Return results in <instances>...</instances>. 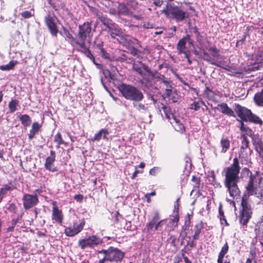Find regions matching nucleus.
<instances>
[{
	"label": "nucleus",
	"instance_id": "5701e85b",
	"mask_svg": "<svg viewBox=\"0 0 263 263\" xmlns=\"http://www.w3.org/2000/svg\"><path fill=\"white\" fill-rule=\"evenodd\" d=\"M78 46L80 47L82 50L83 51L85 54L90 60H91L93 63L96 64L95 57L91 53L90 51L88 49V48L86 46V44L83 43V42H81L79 43Z\"/></svg>",
	"mask_w": 263,
	"mask_h": 263
},
{
	"label": "nucleus",
	"instance_id": "f704fd0d",
	"mask_svg": "<svg viewBox=\"0 0 263 263\" xmlns=\"http://www.w3.org/2000/svg\"><path fill=\"white\" fill-rule=\"evenodd\" d=\"M65 233L67 236L70 237L74 236L77 234L73 227L66 228L65 229Z\"/></svg>",
	"mask_w": 263,
	"mask_h": 263
},
{
	"label": "nucleus",
	"instance_id": "a878e982",
	"mask_svg": "<svg viewBox=\"0 0 263 263\" xmlns=\"http://www.w3.org/2000/svg\"><path fill=\"white\" fill-rule=\"evenodd\" d=\"M41 126L37 122H34L32 125V128L30 130L28 137L29 139H32L34 135L38 132Z\"/></svg>",
	"mask_w": 263,
	"mask_h": 263
},
{
	"label": "nucleus",
	"instance_id": "f3484780",
	"mask_svg": "<svg viewBox=\"0 0 263 263\" xmlns=\"http://www.w3.org/2000/svg\"><path fill=\"white\" fill-rule=\"evenodd\" d=\"M52 218L59 223H62L63 219L62 212L59 209L55 202L53 203Z\"/></svg>",
	"mask_w": 263,
	"mask_h": 263
},
{
	"label": "nucleus",
	"instance_id": "c756f323",
	"mask_svg": "<svg viewBox=\"0 0 263 263\" xmlns=\"http://www.w3.org/2000/svg\"><path fill=\"white\" fill-rule=\"evenodd\" d=\"M85 224V222L83 220H81L79 221V222H74L73 228L74 229V231L78 234L80 233L83 229Z\"/></svg>",
	"mask_w": 263,
	"mask_h": 263
},
{
	"label": "nucleus",
	"instance_id": "c85d7f7f",
	"mask_svg": "<svg viewBox=\"0 0 263 263\" xmlns=\"http://www.w3.org/2000/svg\"><path fill=\"white\" fill-rule=\"evenodd\" d=\"M254 100L258 105H262L263 104V89L261 91L255 94Z\"/></svg>",
	"mask_w": 263,
	"mask_h": 263
},
{
	"label": "nucleus",
	"instance_id": "4c0bfd02",
	"mask_svg": "<svg viewBox=\"0 0 263 263\" xmlns=\"http://www.w3.org/2000/svg\"><path fill=\"white\" fill-rule=\"evenodd\" d=\"M209 51L213 57V59L214 58H217L219 55L218 50L214 47H211L209 49Z\"/></svg>",
	"mask_w": 263,
	"mask_h": 263
},
{
	"label": "nucleus",
	"instance_id": "dca6fc26",
	"mask_svg": "<svg viewBox=\"0 0 263 263\" xmlns=\"http://www.w3.org/2000/svg\"><path fill=\"white\" fill-rule=\"evenodd\" d=\"M55 154L53 151H50V155L46 158L45 163V167L46 170L54 172L57 171V168L54 166L53 163L55 161Z\"/></svg>",
	"mask_w": 263,
	"mask_h": 263
},
{
	"label": "nucleus",
	"instance_id": "774afa93",
	"mask_svg": "<svg viewBox=\"0 0 263 263\" xmlns=\"http://www.w3.org/2000/svg\"><path fill=\"white\" fill-rule=\"evenodd\" d=\"M162 32V31H157V32H155V34H160V33H161Z\"/></svg>",
	"mask_w": 263,
	"mask_h": 263
},
{
	"label": "nucleus",
	"instance_id": "6e6d98bb",
	"mask_svg": "<svg viewBox=\"0 0 263 263\" xmlns=\"http://www.w3.org/2000/svg\"><path fill=\"white\" fill-rule=\"evenodd\" d=\"M243 121H241V126H240V129L241 130L243 131L245 130V127H244V123L242 122Z\"/></svg>",
	"mask_w": 263,
	"mask_h": 263
},
{
	"label": "nucleus",
	"instance_id": "8fccbe9b",
	"mask_svg": "<svg viewBox=\"0 0 263 263\" xmlns=\"http://www.w3.org/2000/svg\"><path fill=\"white\" fill-rule=\"evenodd\" d=\"M199 233H200V231H198V230H197L196 231H195L194 235H193V239L194 240H196V239H197L199 237Z\"/></svg>",
	"mask_w": 263,
	"mask_h": 263
},
{
	"label": "nucleus",
	"instance_id": "5fc2aeb1",
	"mask_svg": "<svg viewBox=\"0 0 263 263\" xmlns=\"http://www.w3.org/2000/svg\"><path fill=\"white\" fill-rule=\"evenodd\" d=\"M189 55L190 54H188L187 56H185V57L186 58L187 60V62L189 64H191L192 63V61L190 59V58H189Z\"/></svg>",
	"mask_w": 263,
	"mask_h": 263
},
{
	"label": "nucleus",
	"instance_id": "6ab92c4d",
	"mask_svg": "<svg viewBox=\"0 0 263 263\" xmlns=\"http://www.w3.org/2000/svg\"><path fill=\"white\" fill-rule=\"evenodd\" d=\"M45 21L52 35L57 36L58 30L52 18L48 16L45 17Z\"/></svg>",
	"mask_w": 263,
	"mask_h": 263
},
{
	"label": "nucleus",
	"instance_id": "9d476101",
	"mask_svg": "<svg viewBox=\"0 0 263 263\" xmlns=\"http://www.w3.org/2000/svg\"><path fill=\"white\" fill-rule=\"evenodd\" d=\"M101 22L108 28L112 37L116 38V36L123 37L124 36V34L122 30L118 27L117 24L113 23L111 20L106 18H103L101 20Z\"/></svg>",
	"mask_w": 263,
	"mask_h": 263
},
{
	"label": "nucleus",
	"instance_id": "412c9836",
	"mask_svg": "<svg viewBox=\"0 0 263 263\" xmlns=\"http://www.w3.org/2000/svg\"><path fill=\"white\" fill-rule=\"evenodd\" d=\"M250 155L251 150L249 148L240 149L239 153V157L241 159L242 163H248L249 161V157Z\"/></svg>",
	"mask_w": 263,
	"mask_h": 263
},
{
	"label": "nucleus",
	"instance_id": "864d4df0",
	"mask_svg": "<svg viewBox=\"0 0 263 263\" xmlns=\"http://www.w3.org/2000/svg\"><path fill=\"white\" fill-rule=\"evenodd\" d=\"M139 173V171L136 170L132 175V178H135L137 176V174Z\"/></svg>",
	"mask_w": 263,
	"mask_h": 263
},
{
	"label": "nucleus",
	"instance_id": "603ef678",
	"mask_svg": "<svg viewBox=\"0 0 263 263\" xmlns=\"http://www.w3.org/2000/svg\"><path fill=\"white\" fill-rule=\"evenodd\" d=\"M74 198L75 199L79 200V199H82V196L81 195H75Z\"/></svg>",
	"mask_w": 263,
	"mask_h": 263
},
{
	"label": "nucleus",
	"instance_id": "f8f14e48",
	"mask_svg": "<svg viewBox=\"0 0 263 263\" xmlns=\"http://www.w3.org/2000/svg\"><path fill=\"white\" fill-rule=\"evenodd\" d=\"M133 69L140 74L146 81H149L151 77L154 76V73L150 68L141 63H135L133 66Z\"/></svg>",
	"mask_w": 263,
	"mask_h": 263
},
{
	"label": "nucleus",
	"instance_id": "13d9d810",
	"mask_svg": "<svg viewBox=\"0 0 263 263\" xmlns=\"http://www.w3.org/2000/svg\"><path fill=\"white\" fill-rule=\"evenodd\" d=\"M105 260H107V258H105V257H104L103 258L100 260L99 263H104Z\"/></svg>",
	"mask_w": 263,
	"mask_h": 263
},
{
	"label": "nucleus",
	"instance_id": "393cba45",
	"mask_svg": "<svg viewBox=\"0 0 263 263\" xmlns=\"http://www.w3.org/2000/svg\"><path fill=\"white\" fill-rule=\"evenodd\" d=\"M179 221V217L176 215L173 219H171V223L168 224L165 228V231L168 232L173 230L178 226V222Z\"/></svg>",
	"mask_w": 263,
	"mask_h": 263
},
{
	"label": "nucleus",
	"instance_id": "ea45409f",
	"mask_svg": "<svg viewBox=\"0 0 263 263\" xmlns=\"http://www.w3.org/2000/svg\"><path fill=\"white\" fill-rule=\"evenodd\" d=\"M11 189V187L9 185L6 184L0 190V196H2L3 198L4 195L7 193V192Z\"/></svg>",
	"mask_w": 263,
	"mask_h": 263
},
{
	"label": "nucleus",
	"instance_id": "052dcab7",
	"mask_svg": "<svg viewBox=\"0 0 263 263\" xmlns=\"http://www.w3.org/2000/svg\"><path fill=\"white\" fill-rule=\"evenodd\" d=\"M144 163L143 162H141L140 164H139V167L140 168H143L144 167Z\"/></svg>",
	"mask_w": 263,
	"mask_h": 263
},
{
	"label": "nucleus",
	"instance_id": "69168bd1",
	"mask_svg": "<svg viewBox=\"0 0 263 263\" xmlns=\"http://www.w3.org/2000/svg\"><path fill=\"white\" fill-rule=\"evenodd\" d=\"M163 82L164 84H165L166 85L168 84V82L166 80H163Z\"/></svg>",
	"mask_w": 263,
	"mask_h": 263
},
{
	"label": "nucleus",
	"instance_id": "2eb2a0df",
	"mask_svg": "<svg viewBox=\"0 0 263 263\" xmlns=\"http://www.w3.org/2000/svg\"><path fill=\"white\" fill-rule=\"evenodd\" d=\"M23 201L24 208L29 209L37 204L39 199L36 195L26 194L23 196Z\"/></svg>",
	"mask_w": 263,
	"mask_h": 263
},
{
	"label": "nucleus",
	"instance_id": "f257e3e1",
	"mask_svg": "<svg viewBox=\"0 0 263 263\" xmlns=\"http://www.w3.org/2000/svg\"><path fill=\"white\" fill-rule=\"evenodd\" d=\"M240 167L237 158L233 159V163L224 169V184L230 196L234 198L239 193L237 183L239 180Z\"/></svg>",
	"mask_w": 263,
	"mask_h": 263
},
{
	"label": "nucleus",
	"instance_id": "72a5a7b5",
	"mask_svg": "<svg viewBox=\"0 0 263 263\" xmlns=\"http://www.w3.org/2000/svg\"><path fill=\"white\" fill-rule=\"evenodd\" d=\"M18 104V101L16 100H12L9 103V108L11 112H14L16 110V106Z\"/></svg>",
	"mask_w": 263,
	"mask_h": 263
},
{
	"label": "nucleus",
	"instance_id": "39448f33",
	"mask_svg": "<svg viewBox=\"0 0 263 263\" xmlns=\"http://www.w3.org/2000/svg\"><path fill=\"white\" fill-rule=\"evenodd\" d=\"M162 109L166 118L170 121L175 130L181 133H183L185 130V128L181 122L182 119L176 114L170 112L169 109L164 105H163Z\"/></svg>",
	"mask_w": 263,
	"mask_h": 263
},
{
	"label": "nucleus",
	"instance_id": "423d86ee",
	"mask_svg": "<svg viewBox=\"0 0 263 263\" xmlns=\"http://www.w3.org/2000/svg\"><path fill=\"white\" fill-rule=\"evenodd\" d=\"M167 225H168V223H167L166 219L160 220L159 213L156 211L155 212V216L152 220L146 224L145 230H146L148 233H151L153 228H154L155 231H161L164 227H165V229Z\"/></svg>",
	"mask_w": 263,
	"mask_h": 263
},
{
	"label": "nucleus",
	"instance_id": "473e14b6",
	"mask_svg": "<svg viewBox=\"0 0 263 263\" xmlns=\"http://www.w3.org/2000/svg\"><path fill=\"white\" fill-rule=\"evenodd\" d=\"M134 107L138 110L142 112H146L148 111V107L142 103H138L134 105Z\"/></svg>",
	"mask_w": 263,
	"mask_h": 263
},
{
	"label": "nucleus",
	"instance_id": "1a4fd4ad",
	"mask_svg": "<svg viewBox=\"0 0 263 263\" xmlns=\"http://www.w3.org/2000/svg\"><path fill=\"white\" fill-rule=\"evenodd\" d=\"M91 28L89 23H84L82 25L79 26V37L80 40L78 42H83L86 44V42L90 44L91 40L92 35L90 34Z\"/></svg>",
	"mask_w": 263,
	"mask_h": 263
},
{
	"label": "nucleus",
	"instance_id": "4468645a",
	"mask_svg": "<svg viewBox=\"0 0 263 263\" xmlns=\"http://www.w3.org/2000/svg\"><path fill=\"white\" fill-rule=\"evenodd\" d=\"M124 253L117 248L110 247L109 248L107 260L109 261H121L124 257Z\"/></svg>",
	"mask_w": 263,
	"mask_h": 263
},
{
	"label": "nucleus",
	"instance_id": "cd10ccee",
	"mask_svg": "<svg viewBox=\"0 0 263 263\" xmlns=\"http://www.w3.org/2000/svg\"><path fill=\"white\" fill-rule=\"evenodd\" d=\"M17 62L16 61H11L8 64L0 66V69L3 71L10 70L13 68Z\"/></svg>",
	"mask_w": 263,
	"mask_h": 263
},
{
	"label": "nucleus",
	"instance_id": "aec40b11",
	"mask_svg": "<svg viewBox=\"0 0 263 263\" xmlns=\"http://www.w3.org/2000/svg\"><path fill=\"white\" fill-rule=\"evenodd\" d=\"M61 34L65 37L66 41L73 47L79 45L78 41L76 40L66 28H63V32H61Z\"/></svg>",
	"mask_w": 263,
	"mask_h": 263
},
{
	"label": "nucleus",
	"instance_id": "e433bc0d",
	"mask_svg": "<svg viewBox=\"0 0 263 263\" xmlns=\"http://www.w3.org/2000/svg\"><path fill=\"white\" fill-rule=\"evenodd\" d=\"M203 58L205 60L209 62L211 64L214 65H217V64L215 62L214 59L211 58L207 52H204L203 53Z\"/></svg>",
	"mask_w": 263,
	"mask_h": 263
},
{
	"label": "nucleus",
	"instance_id": "7c9ffc66",
	"mask_svg": "<svg viewBox=\"0 0 263 263\" xmlns=\"http://www.w3.org/2000/svg\"><path fill=\"white\" fill-rule=\"evenodd\" d=\"M119 13L123 15H128L129 14V10L127 7L124 4H120L118 6Z\"/></svg>",
	"mask_w": 263,
	"mask_h": 263
},
{
	"label": "nucleus",
	"instance_id": "a18cd8bd",
	"mask_svg": "<svg viewBox=\"0 0 263 263\" xmlns=\"http://www.w3.org/2000/svg\"><path fill=\"white\" fill-rule=\"evenodd\" d=\"M200 106L199 102H194L193 104H191V108L195 110H197L200 108Z\"/></svg>",
	"mask_w": 263,
	"mask_h": 263
},
{
	"label": "nucleus",
	"instance_id": "a19ab883",
	"mask_svg": "<svg viewBox=\"0 0 263 263\" xmlns=\"http://www.w3.org/2000/svg\"><path fill=\"white\" fill-rule=\"evenodd\" d=\"M102 133H101V130H100L98 133L95 134L93 138L92 139V141H99L102 138Z\"/></svg>",
	"mask_w": 263,
	"mask_h": 263
},
{
	"label": "nucleus",
	"instance_id": "49530a36",
	"mask_svg": "<svg viewBox=\"0 0 263 263\" xmlns=\"http://www.w3.org/2000/svg\"><path fill=\"white\" fill-rule=\"evenodd\" d=\"M21 15L25 18H28L31 16V13L29 11H25L21 13Z\"/></svg>",
	"mask_w": 263,
	"mask_h": 263
},
{
	"label": "nucleus",
	"instance_id": "4d7b16f0",
	"mask_svg": "<svg viewBox=\"0 0 263 263\" xmlns=\"http://www.w3.org/2000/svg\"><path fill=\"white\" fill-rule=\"evenodd\" d=\"M145 196V197H146V199H147V202H150V201H151V199H150V197H149V194H146Z\"/></svg>",
	"mask_w": 263,
	"mask_h": 263
},
{
	"label": "nucleus",
	"instance_id": "de8ad7c7",
	"mask_svg": "<svg viewBox=\"0 0 263 263\" xmlns=\"http://www.w3.org/2000/svg\"><path fill=\"white\" fill-rule=\"evenodd\" d=\"M101 133H102V135L103 138V139H107V135H108V131L106 130V129H101Z\"/></svg>",
	"mask_w": 263,
	"mask_h": 263
},
{
	"label": "nucleus",
	"instance_id": "bf43d9fd",
	"mask_svg": "<svg viewBox=\"0 0 263 263\" xmlns=\"http://www.w3.org/2000/svg\"><path fill=\"white\" fill-rule=\"evenodd\" d=\"M3 98V93L2 91H0V103L2 102Z\"/></svg>",
	"mask_w": 263,
	"mask_h": 263
},
{
	"label": "nucleus",
	"instance_id": "680f3d73",
	"mask_svg": "<svg viewBox=\"0 0 263 263\" xmlns=\"http://www.w3.org/2000/svg\"><path fill=\"white\" fill-rule=\"evenodd\" d=\"M3 152L2 149H0V158H3Z\"/></svg>",
	"mask_w": 263,
	"mask_h": 263
},
{
	"label": "nucleus",
	"instance_id": "3c124183",
	"mask_svg": "<svg viewBox=\"0 0 263 263\" xmlns=\"http://www.w3.org/2000/svg\"><path fill=\"white\" fill-rule=\"evenodd\" d=\"M171 92H172V90H171V89H170V88H166V89H165V95H166L167 96H168V97L170 96H171Z\"/></svg>",
	"mask_w": 263,
	"mask_h": 263
},
{
	"label": "nucleus",
	"instance_id": "c9c22d12",
	"mask_svg": "<svg viewBox=\"0 0 263 263\" xmlns=\"http://www.w3.org/2000/svg\"><path fill=\"white\" fill-rule=\"evenodd\" d=\"M54 141L58 144V147H59L61 144H65V142L62 140L61 135L60 133H57L55 135L54 138Z\"/></svg>",
	"mask_w": 263,
	"mask_h": 263
},
{
	"label": "nucleus",
	"instance_id": "2f4dec72",
	"mask_svg": "<svg viewBox=\"0 0 263 263\" xmlns=\"http://www.w3.org/2000/svg\"><path fill=\"white\" fill-rule=\"evenodd\" d=\"M20 120L21 121L22 123L26 126H29L31 121L30 117L27 115H22L20 117Z\"/></svg>",
	"mask_w": 263,
	"mask_h": 263
},
{
	"label": "nucleus",
	"instance_id": "58836bf2",
	"mask_svg": "<svg viewBox=\"0 0 263 263\" xmlns=\"http://www.w3.org/2000/svg\"><path fill=\"white\" fill-rule=\"evenodd\" d=\"M243 140L242 141V145L241 146L240 149H243L246 148H249V141L246 136H243L242 137Z\"/></svg>",
	"mask_w": 263,
	"mask_h": 263
},
{
	"label": "nucleus",
	"instance_id": "0eeeda50",
	"mask_svg": "<svg viewBox=\"0 0 263 263\" xmlns=\"http://www.w3.org/2000/svg\"><path fill=\"white\" fill-rule=\"evenodd\" d=\"M241 205L240 222L245 225L248 223L252 215L251 206L249 203L248 197L247 195L242 197Z\"/></svg>",
	"mask_w": 263,
	"mask_h": 263
},
{
	"label": "nucleus",
	"instance_id": "37998d69",
	"mask_svg": "<svg viewBox=\"0 0 263 263\" xmlns=\"http://www.w3.org/2000/svg\"><path fill=\"white\" fill-rule=\"evenodd\" d=\"M219 215H220V219L221 221V223H222V220H223L224 221V222L228 225L227 220L224 216L223 212L222 211L221 208H219Z\"/></svg>",
	"mask_w": 263,
	"mask_h": 263
},
{
	"label": "nucleus",
	"instance_id": "9b49d317",
	"mask_svg": "<svg viewBox=\"0 0 263 263\" xmlns=\"http://www.w3.org/2000/svg\"><path fill=\"white\" fill-rule=\"evenodd\" d=\"M192 46V41L190 36L187 35L179 41L177 45V49L179 54L183 53L185 56H187L190 54V50Z\"/></svg>",
	"mask_w": 263,
	"mask_h": 263
},
{
	"label": "nucleus",
	"instance_id": "0e129e2a",
	"mask_svg": "<svg viewBox=\"0 0 263 263\" xmlns=\"http://www.w3.org/2000/svg\"><path fill=\"white\" fill-rule=\"evenodd\" d=\"M148 194H149V196H154V195H155V192H152V193H149Z\"/></svg>",
	"mask_w": 263,
	"mask_h": 263
},
{
	"label": "nucleus",
	"instance_id": "20e7f679",
	"mask_svg": "<svg viewBox=\"0 0 263 263\" xmlns=\"http://www.w3.org/2000/svg\"><path fill=\"white\" fill-rule=\"evenodd\" d=\"M234 110L240 119L245 122H251L260 125L262 124V121L256 115L253 114L250 109L235 103Z\"/></svg>",
	"mask_w": 263,
	"mask_h": 263
},
{
	"label": "nucleus",
	"instance_id": "ddd939ff",
	"mask_svg": "<svg viewBox=\"0 0 263 263\" xmlns=\"http://www.w3.org/2000/svg\"><path fill=\"white\" fill-rule=\"evenodd\" d=\"M166 14H170L172 17L178 22H181L186 17L185 11L178 7H170L167 11H164Z\"/></svg>",
	"mask_w": 263,
	"mask_h": 263
},
{
	"label": "nucleus",
	"instance_id": "bb28decb",
	"mask_svg": "<svg viewBox=\"0 0 263 263\" xmlns=\"http://www.w3.org/2000/svg\"><path fill=\"white\" fill-rule=\"evenodd\" d=\"M229 250V246L228 243L226 242L224 245L221 248V250L219 253L218 255V258L217 260L218 263H221V259H223L224 256L228 252Z\"/></svg>",
	"mask_w": 263,
	"mask_h": 263
},
{
	"label": "nucleus",
	"instance_id": "6e6552de",
	"mask_svg": "<svg viewBox=\"0 0 263 263\" xmlns=\"http://www.w3.org/2000/svg\"><path fill=\"white\" fill-rule=\"evenodd\" d=\"M102 243V239L96 236L91 235L87 238L80 239L78 241L79 246L83 250L93 248Z\"/></svg>",
	"mask_w": 263,
	"mask_h": 263
},
{
	"label": "nucleus",
	"instance_id": "09e8293b",
	"mask_svg": "<svg viewBox=\"0 0 263 263\" xmlns=\"http://www.w3.org/2000/svg\"><path fill=\"white\" fill-rule=\"evenodd\" d=\"M109 248L107 250L102 249L99 252V253H103L105 255V258H107V255L108 254Z\"/></svg>",
	"mask_w": 263,
	"mask_h": 263
},
{
	"label": "nucleus",
	"instance_id": "4be33fe9",
	"mask_svg": "<svg viewBox=\"0 0 263 263\" xmlns=\"http://www.w3.org/2000/svg\"><path fill=\"white\" fill-rule=\"evenodd\" d=\"M253 145L259 156L263 159V142L258 138L253 139Z\"/></svg>",
	"mask_w": 263,
	"mask_h": 263
},
{
	"label": "nucleus",
	"instance_id": "c03bdc74",
	"mask_svg": "<svg viewBox=\"0 0 263 263\" xmlns=\"http://www.w3.org/2000/svg\"><path fill=\"white\" fill-rule=\"evenodd\" d=\"M159 171V168L158 167H154L150 170L149 174L153 176H155Z\"/></svg>",
	"mask_w": 263,
	"mask_h": 263
},
{
	"label": "nucleus",
	"instance_id": "f03ea898",
	"mask_svg": "<svg viewBox=\"0 0 263 263\" xmlns=\"http://www.w3.org/2000/svg\"><path fill=\"white\" fill-rule=\"evenodd\" d=\"M243 171L248 175L251 174L248 168H245ZM262 178L258 173L255 175H250V180L246 189L249 194L254 195L257 198L263 200V183Z\"/></svg>",
	"mask_w": 263,
	"mask_h": 263
},
{
	"label": "nucleus",
	"instance_id": "7ed1b4c3",
	"mask_svg": "<svg viewBox=\"0 0 263 263\" xmlns=\"http://www.w3.org/2000/svg\"><path fill=\"white\" fill-rule=\"evenodd\" d=\"M119 90L126 99L130 101L140 102L144 98L142 91L132 85L123 84L119 86Z\"/></svg>",
	"mask_w": 263,
	"mask_h": 263
},
{
	"label": "nucleus",
	"instance_id": "e2e57ef3",
	"mask_svg": "<svg viewBox=\"0 0 263 263\" xmlns=\"http://www.w3.org/2000/svg\"><path fill=\"white\" fill-rule=\"evenodd\" d=\"M251 262H252V260H251L250 259L248 258V259L247 260V262H246V263H251Z\"/></svg>",
	"mask_w": 263,
	"mask_h": 263
},
{
	"label": "nucleus",
	"instance_id": "a211bd4d",
	"mask_svg": "<svg viewBox=\"0 0 263 263\" xmlns=\"http://www.w3.org/2000/svg\"><path fill=\"white\" fill-rule=\"evenodd\" d=\"M216 109L228 116L235 117L234 111L226 103H221L218 104Z\"/></svg>",
	"mask_w": 263,
	"mask_h": 263
},
{
	"label": "nucleus",
	"instance_id": "b1692460",
	"mask_svg": "<svg viewBox=\"0 0 263 263\" xmlns=\"http://www.w3.org/2000/svg\"><path fill=\"white\" fill-rule=\"evenodd\" d=\"M230 141L225 137H222L220 141V146L221 147V152L225 153L230 147Z\"/></svg>",
	"mask_w": 263,
	"mask_h": 263
},
{
	"label": "nucleus",
	"instance_id": "79ce46f5",
	"mask_svg": "<svg viewBox=\"0 0 263 263\" xmlns=\"http://www.w3.org/2000/svg\"><path fill=\"white\" fill-rule=\"evenodd\" d=\"M16 222L17 220L16 219H12L11 221V226L7 228V232H12L14 230V228L15 226Z\"/></svg>",
	"mask_w": 263,
	"mask_h": 263
},
{
	"label": "nucleus",
	"instance_id": "338daca9",
	"mask_svg": "<svg viewBox=\"0 0 263 263\" xmlns=\"http://www.w3.org/2000/svg\"><path fill=\"white\" fill-rule=\"evenodd\" d=\"M112 99H113L115 101H118V98H116V97H114V96H112Z\"/></svg>",
	"mask_w": 263,
	"mask_h": 263
}]
</instances>
